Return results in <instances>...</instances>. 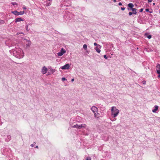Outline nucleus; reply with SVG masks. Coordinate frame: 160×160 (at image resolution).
<instances>
[{
	"label": "nucleus",
	"mask_w": 160,
	"mask_h": 160,
	"mask_svg": "<svg viewBox=\"0 0 160 160\" xmlns=\"http://www.w3.org/2000/svg\"><path fill=\"white\" fill-rule=\"evenodd\" d=\"M12 50L13 55L18 58H21L24 56L23 51L18 46L15 47V49H13Z\"/></svg>",
	"instance_id": "nucleus-1"
},
{
	"label": "nucleus",
	"mask_w": 160,
	"mask_h": 160,
	"mask_svg": "<svg viewBox=\"0 0 160 160\" xmlns=\"http://www.w3.org/2000/svg\"><path fill=\"white\" fill-rule=\"evenodd\" d=\"M111 108V116L113 118H115L118 116L119 113V110L114 106L112 107Z\"/></svg>",
	"instance_id": "nucleus-2"
},
{
	"label": "nucleus",
	"mask_w": 160,
	"mask_h": 160,
	"mask_svg": "<svg viewBox=\"0 0 160 160\" xmlns=\"http://www.w3.org/2000/svg\"><path fill=\"white\" fill-rule=\"evenodd\" d=\"M87 125L86 124H83L80 125H78L76 124L75 125L72 126V127L73 128H77L80 129L82 128H85Z\"/></svg>",
	"instance_id": "nucleus-3"
},
{
	"label": "nucleus",
	"mask_w": 160,
	"mask_h": 160,
	"mask_svg": "<svg viewBox=\"0 0 160 160\" xmlns=\"http://www.w3.org/2000/svg\"><path fill=\"white\" fill-rule=\"evenodd\" d=\"M23 41L27 48L29 47L30 46L31 44V42L30 39H24Z\"/></svg>",
	"instance_id": "nucleus-4"
},
{
	"label": "nucleus",
	"mask_w": 160,
	"mask_h": 160,
	"mask_svg": "<svg viewBox=\"0 0 160 160\" xmlns=\"http://www.w3.org/2000/svg\"><path fill=\"white\" fill-rule=\"evenodd\" d=\"M12 13H13V14H14L16 16H18L19 15H23L24 13V11H20L19 12H18L17 11H12L11 12Z\"/></svg>",
	"instance_id": "nucleus-5"
},
{
	"label": "nucleus",
	"mask_w": 160,
	"mask_h": 160,
	"mask_svg": "<svg viewBox=\"0 0 160 160\" xmlns=\"http://www.w3.org/2000/svg\"><path fill=\"white\" fill-rule=\"evenodd\" d=\"M73 16L74 15L73 14L70 13H68L67 14V15L66 16V18H67V19L65 18V19L67 21H69L72 18Z\"/></svg>",
	"instance_id": "nucleus-6"
},
{
	"label": "nucleus",
	"mask_w": 160,
	"mask_h": 160,
	"mask_svg": "<svg viewBox=\"0 0 160 160\" xmlns=\"http://www.w3.org/2000/svg\"><path fill=\"white\" fill-rule=\"evenodd\" d=\"M66 52V51L62 48L61 49L60 52H58L57 54L58 56H61L65 53Z\"/></svg>",
	"instance_id": "nucleus-7"
},
{
	"label": "nucleus",
	"mask_w": 160,
	"mask_h": 160,
	"mask_svg": "<svg viewBox=\"0 0 160 160\" xmlns=\"http://www.w3.org/2000/svg\"><path fill=\"white\" fill-rule=\"evenodd\" d=\"M48 70L47 68L45 66L43 67L41 69L42 74H44L47 73Z\"/></svg>",
	"instance_id": "nucleus-8"
},
{
	"label": "nucleus",
	"mask_w": 160,
	"mask_h": 160,
	"mask_svg": "<svg viewBox=\"0 0 160 160\" xmlns=\"http://www.w3.org/2000/svg\"><path fill=\"white\" fill-rule=\"evenodd\" d=\"M70 65L69 64H67L65 65L64 66L61 67L60 68H61L63 70L68 69L69 68Z\"/></svg>",
	"instance_id": "nucleus-9"
},
{
	"label": "nucleus",
	"mask_w": 160,
	"mask_h": 160,
	"mask_svg": "<svg viewBox=\"0 0 160 160\" xmlns=\"http://www.w3.org/2000/svg\"><path fill=\"white\" fill-rule=\"evenodd\" d=\"M102 46L100 45H98V46L95 47L94 49L98 53H99L100 52V48H101Z\"/></svg>",
	"instance_id": "nucleus-10"
},
{
	"label": "nucleus",
	"mask_w": 160,
	"mask_h": 160,
	"mask_svg": "<svg viewBox=\"0 0 160 160\" xmlns=\"http://www.w3.org/2000/svg\"><path fill=\"white\" fill-rule=\"evenodd\" d=\"M98 108L95 106H93L91 108V110L92 112L94 113H95L98 111Z\"/></svg>",
	"instance_id": "nucleus-11"
},
{
	"label": "nucleus",
	"mask_w": 160,
	"mask_h": 160,
	"mask_svg": "<svg viewBox=\"0 0 160 160\" xmlns=\"http://www.w3.org/2000/svg\"><path fill=\"white\" fill-rule=\"evenodd\" d=\"M156 70L158 73H160V64H158L156 66Z\"/></svg>",
	"instance_id": "nucleus-12"
},
{
	"label": "nucleus",
	"mask_w": 160,
	"mask_h": 160,
	"mask_svg": "<svg viewBox=\"0 0 160 160\" xmlns=\"http://www.w3.org/2000/svg\"><path fill=\"white\" fill-rule=\"evenodd\" d=\"M11 136L10 135H8L7 136V138H5V139L7 142H9L11 139Z\"/></svg>",
	"instance_id": "nucleus-13"
},
{
	"label": "nucleus",
	"mask_w": 160,
	"mask_h": 160,
	"mask_svg": "<svg viewBox=\"0 0 160 160\" xmlns=\"http://www.w3.org/2000/svg\"><path fill=\"white\" fill-rule=\"evenodd\" d=\"M158 106L155 105L154 106V109L152 110V112H155L156 111L158 110Z\"/></svg>",
	"instance_id": "nucleus-14"
},
{
	"label": "nucleus",
	"mask_w": 160,
	"mask_h": 160,
	"mask_svg": "<svg viewBox=\"0 0 160 160\" xmlns=\"http://www.w3.org/2000/svg\"><path fill=\"white\" fill-rule=\"evenodd\" d=\"M137 9L135 8H132V13L134 15H136L137 13Z\"/></svg>",
	"instance_id": "nucleus-15"
},
{
	"label": "nucleus",
	"mask_w": 160,
	"mask_h": 160,
	"mask_svg": "<svg viewBox=\"0 0 160 160\" xmlns=\"http://www.w3.org/2000/svg\"><path fill=\"white\" fill-rule=\"evenodd\" d=\"M24 20L22 19L21 18H18L15 19V22H20L21 21H23Z\"/></svg>",
	"instance_id": "nucleus-16"
},
{
	"label": "nucleus",
	"mask_w": 160,
	"mask_h": 160,
	"mask_svg": "<svg viewBox=\"0 0 160 160\" xmlns=\"http://www.w3.org/2000/svg\"><path fill=\"white\" fill-rule=\"evenodd\" d=\"M128 6L131 8H133L134 7V5L133 3H130L128 4Z\"/></svg>",
	"instance_id": "nucleus-17"
},
{
	"label": "nucleus",
	"mask_w": 160,
	"mask_h": 160,
	"mask_svg": "<svg viewBox=\"0 0 160 160\" xmlns=\"http://www.w3.org/2000/svg\"><path fill=\"white\" fill-rule=\"evenodd\" d=\"M94 114L95 116L96 117L98 118L100 117V114L98 112H95V113H94Z\"/></svg>",
	"instance_id": "nucleus-18"
},
{
	"label": "nucleus",
	"mask_w": 160,
	"mask_h": 160,
	"mask_svg": "<svg viewBox=\"0 0 160 160\" xmlns=\"http://www.w3.org/2000/svg\"><path fill=\"white\" fill-rule=\"evenodd\" d=\"M28 24L26 25L25 26V28L26 29V31L27 32H28L30 30V28H28Z\"/></svg>",
	"instance_id": "nucleus-19"
},
{
	"label": "nucleus",
	"mask_w": 160,
	"mask_h": 160,
	"mask_svg": "<svg viewBox=\"0 0 160 160\" xmlns=\"http://www.w3.org/2000/svg\"><path fill=\"white\" fill-rule=\"evenodd\" d=\"M51 72L49 73V74H51L53 73L55 71V70L52 68H51Z\"/></svg>",
	"instance_id": "nucleus-20"
},
{
	"label": "nucleus",
	"mask_w": 160,
	"mask_h": 160,
	"mask_svg": "<svg viewBox=\"0 0 160 160\" xmlns=\"http://www.w3.org/2000/svg\"><path fill=\"white\" fill-rule=\"evenodd\" d=\"M83 48L85 49V50H86L87 48V45L86 44H84L83 45Z\"/></svg>",
	"instance_id": "nucleus-21"
},
{
	"label": "nucleus",
	"mask_w": 160,
	"mask_h": 160,
	"mask_svg": "<svg viewBox=\"0 0 160 160\" xmlns=\"http://www.w3.org/2000/svg\"><path fill=\"white\" fill-rule=\"evenodd\" d=\"M51 5V3L50 2H47V3L46 4V5L47 6H49Z\"/></svg>",
	"instance_id": "nucleus-22"
},
{
	"label": "nucleus",
	"mask_w": 160,
	"mask_h": 160,
	"mask_svg": "<svg viewBox=\"0 0 160 160\" xmlns=\"http://www.w3.org/2000/svg\"><path fill=\"white\" fill-rule=\"evenodd\" d=\"M4 23H5V21L4 20L0 19V24H4Z\"/></svg>",
	"instance_id": "nucleus-23"
},
{
	"label": "nucleus",
	"mask_w": 160,
	"mask_h": 160,
	"mask_svg": "<svg viewBox=\"0 0 160 160\" xmlns=\"http://www.w3.org/2000/svg\"><path fill=\"white\" fill-rule=\"evenodd\" d=\"M11 4L13 5H17V3L15 2H12Z\"/></svg>",
	"instance_id": "nucleus-24"
},
{
	"label": "nucleus",
	"mask_w": 160,
	"mask_h": 160,
	"mask_svg": "<svg viewBox=\"0 0 160 160\" xmlns=\"http://www.w3.org/2000/svg\"><path fill=\"white\" fill-rule=\"evenodd\" d=\"M147 37L149 39H150L152 38V36L151 35H148L147 36Z\"/></svg>",
	"instance_id": "nucleus-25"
},
{
	"label": "nucleus",
	"mask_w": 160,
	"mask_h": 160,
	"mask_svg": "<svg viewBox=\"0 0 160 160\" xmlns=\"http://www.w3.org/2000/svg\"><path fill=\"white\" fill-rule=\"evenodd\" d=\"M133 14L132 12H129L128 13V14L129 16H131Z\"/></svg>",
	"instance_id": "nucleus-26"
},
{
	"label": "nucleus",
	"mask_w": 160,
	"mask_h": 160,
	"mask_svg": "<svg viewBox=\"0 0 160 160\" xmlns=\"http://www.w3.org/2000/svg\"><path fill=\"white\" fill-rule=\"evenodd\" d=\"M66 80V78H62V81H65Z\"/></svg>",
	"instance_id": "nucleus-27"
},
{
	"label": "nucleus",
	"mask_w": 160,
	"mask_h": 160,
	"mask_svg": "<svg viewBox=\"0 0 160 160\" xmlns=\"http://www.w3.org/2000/svg\"><path fill=\"white\" fill-rule=\"evenodd\" d=\"M35 142H34L33 144H32L31 146L32 147H33L35 145Z\"/></svg>",
	"instance_id": "nucleus-28"
},
{
	"label": "nucleus",
	"mask_w": 160,
	"mask_h": 160,
	"mask_svg": "<svg viewBox=\"0 0 160 160\" xmlns=\"http://www.w3.org/2000/svg\"><path fill=\"white\" fill-rule=\"evenodd\" d=\"M95 46H98V45H99V44H98L97 43L94 42L93 44Z\"/></svg>",
	"instance_id": "nucleus-29"
},
{
	"label": "nucleus",
	"mask_w": 160,
	"mask_h": 160,
	"mask_svg": "<svg viewBox=\"0 0 160 160\" xmlns=\"http://www.w3.org/2000/svg\"><path fill=\"white\" fill-rule=\"evenodd\" d=\"M103 57L104 58H105L106 59H107L108 58V57H107L106 55H104Z\"/></svg>",
	"instance_id": "nucleus-30"
},
{
	"label": "nucleus",
	"mask_w": 160,
	"mask_h": 160,
	"mask_svg": "<svg viewBox=\"0 0 160 160\" xmlns=\"http://www.w3.org/2000/svg\"><path fill=\"white\" fill-rule=\"evenodd\" d=\"M86 160H91V158L90 157H88L87 158Z\"/></svg>",
	"instance_id": "nucleus-31"
},
{
	"label": "nucleus",
	"mask_w": 160,
	"mask_h": 160,
	"mask_svg": "<svg viewBox=\"0 0 160 160\" xmlns=\"http://www.w3.org/2000/svg\"><path fill=\"white\" fill-rule=\"evenodd\" d=\"M125 8H124V7H123V8H122V7H121V9L122 10H123V11L125 9Z\"/></svg>",
	"instance_id": "nucleus-32"
},
{
	"label": "nucleus",
	"mask_w": 160,
	"mask_h": 160,
	"mask_svg": "<svg viewBox=\"0 0 160 160\" xmlns=\"http://www.w3.org/2000/svg\"><path fill=\"white\" fill-rule=\"evenodd\" d=\"M143 10V8H141L140 10V12H142Z\"/></svg>",
	"instance_id": "nucleus-33"
},
{
	"label": "nucleus",
	"mask_w": 160,
	"mask_h": 160,
	"mask_svg": "<svg viewBox=\"0 0 160 160\" xmlns=\"http://www.w3.org/2000/svg\"><path fill=\"white\" fill-rule=\"evenodd\" d=\"M22 8L23 9H24V10H26L27 9V8L25 6H24Z\"/></svg>",
	"instance_id": "nucleus-34"
},
{
	"label": "nucleus",
	"mask_w": 160,
	"mask_h": 160,
	"mask_svg": "<svg viewBox=\"0 0 160 160\" xmlns=\"http://www.w3.org/2000/svg\"><path fill=\"white\" fill-rule=\"evenodd\" d=\"M152 1V0H148V2H151Z\"/></svg>",
	"instance_id": "nucleus-35"
},
{
	"label": "nucleus",
	"mask_w": 160,
	"mask_h": 160,
	"mask_svg": "<svg viewBox=\"0 0 160 160\" xmlns=\"http://www.w3.org/2000/svg\"><path fill=\"white\" fill-rule=\"evenodd\" d=\"M132 8H128V10L129 11H131V10H132Z\"/></svg>",
	"instance_id": "nucleus-36"
},
{
	"label": "nucleus",
	"mask_w": 160,
	"mask_h": 160,
	"mask_svg": "<svg viewBox=\"0 0 160 160\" xmlns=\"http://www.w3.org/2000/svg\"><path fill=\"white\" fill-rule=\"evenodd\" d=\"M118 5H119V6H121V5H122V3L121 2H119V3H118Z\"/></svg>",
	"instance_id": "nucleus-37"
},
{
	"label": "nucleus",
	"mask_w": 160,
	"mask_h": 160,
	"mask_svg": "<svg viewBox=\"0 0 160 160\" xmlns=\"http://www.w3.org/2000/svg\"><path fill=\"white\" fill-rule=\"evenodd\" d=\"M158 77L159 78H160V73H158Z\"/></svg>",
	"instance_id": "nucleus-38"
},
{
	"label": "nucleus",
	"mask_w": 160,
	"mask_h": 160,
	"mask_svg": "<svg viewBox=\"0 0 160 160\" xmlns=\"http://www.w3.org/2000/svg\"><path fill=\"white\" fill-rule=\"evenodd\" d=\"M149 11V9H146V12H148V11Z\"/></svg>",
	"instance_id": "nucleus-39"
},
{
	"label": "nucleus",
	"mask_w": 160,
	"mask_h": 160,
	"mask_svg": "<svg viewBox=\"0 0 160 160\" xmlns=\"http://www.w3.org/2000/svg\"><path fill=\"white\" fill-rule=\"evenodd\" d=\"M74 78H72V79H71V81H72V82L74 81Z\"/></svg>",
	"instance_id": "nucleus-40"
},
{
	"label": "nucleus",
	"mask_w": 160,
	"mask_h": 160,
	"mask_svg": "<svg viewBox=\"0 0 160 160\" xmlns=\"http://www.w3.org/2000/svg\"><path fill=\"white\" fill-rule=\"evenodd\" d=\"M38 146H37L35 147V148H38Z\"/></svg>",
	"instance_id": "nucleus-41"
},
{
	"label": "nucleus",
	"mask_w": 160,
	"mask_h": 160,
	"mask_svg": "<svg viewBox=\"0 0 160 160\" xmlns=\"http://www.w3.org/2000/svg\"><path fill=\"white\" fill-rule=\"evenodd\" d=\"M113 2H116V0H113Z\"/></svg>",
	"instance_id": "nucleus-42"
},
{
	"label": "nucleus",
	"mask_w": 160,
	"mask_h": 160,
	"mask_svg": "<svg viewBox=\"0 0 160 160\" xmlns=\"http://www.w3.org/2000/svg\"><path fill=\"white\" fill-rule=\"evenodd\" d=\"M155 3H153V5H155Z\"/></svg>",
	"instance_id": "nucleus-43"
},
{
	"label": "nucleus",
	"mask_w": 160,
	"mask_h": 160,
	"mask_svg": "<svg viewBox=\"0 0 160 160\" xmlns=\"http://www.w3.org/2000/svg\"><path fill=\"white\" fill-rule=\"evenodd\" d=\"M19 34V33H17V34L18 35Z\"/></svg>",
	"instance_id": "nucleus-44"
},
{
	"label": "nucleus",
	"mask_w": 160,
	"mask_h": 160,
	"mask_svg": "<svg viewBox=\"0 0 160 160\" xmlns=\"http://www.w3.org/2000/svg\"><path fill=\"white\" fill-rule=\"evenodd\" d=\"M87 53H89V52H88L87 51Z\"/></svg>",
	"instance_id": "nucleus-45"
},
{
	"label": "nucleus",
	"mask_w": 160,
	"mask_h": 160,
	"mask_svg": "<svg viewBox=\"0 0 160 160\" xmlns=\"http://www.w3.org/2000/svg\"><path fill=\"white\" fill-rule=\"evenodd\" d=\"M159 13H160V11H159Z\"/></svg>",
	"instance_id": "nucleus-46"
},
{
	"label": "nucleus",
	"mask_w": 160,
	"mask_h": 160,
	"mask_svg": "<svg viewBox=\"0 0 160 160\" xmlns=\"http://www.w3.org/2000/svg\"><path fill=\"white\" fill-rule=\"evenodd\" d=\"M159 11H160V10Z\"/></svg>",
	"instance_id": "nucleus-47"
}]
</instances>
